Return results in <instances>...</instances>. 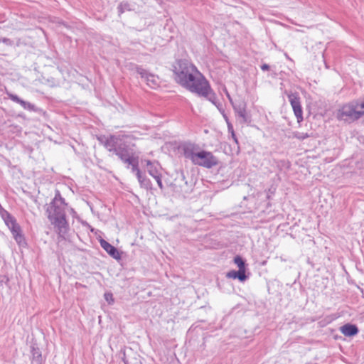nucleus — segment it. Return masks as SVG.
Here are the masks:
<instances>
[{
	"instance_id": "nucleus-30",
	"label": "nucleus",
	"mask_w": 364,
	"mask_h": 364,
	"mask_svg": "<svg viewBox=\"0 0 364 364\" xmlns=\"http://www.w3.org/2000/svg\"><path fill=\"white\" fill-rule=\"evenodd\" d=\"M123 4H120L118 6V9L119 10V12H122V9H123Z\"/></svg>"
},
{
	"instance_id": "nucleus-26",
	"label": "nucleus",
	"mask_w": 364,
	"mask_h": 364,
	"mask_svg": "<svg viewBox=\"0 0 364 364\" xmlns=\"http://www.w3.org/2000/svg\"><path fill=\"white\" fill-rule=\"evenodd\" d=\"M227 126L229 133H232V132H234L233 126L230 122H228Z\"/></svg>"
},
{
	"instance_id": "nucleus-4",
	"label": "nucleus",
	"mask_w": 364,
	"mask_h": 364,
	"mask_svg": "<svg viewBox=\"0 0 364 364\" xmlns=\"http://www.w3.org/2000/svg\"><path fill=\"white\" fill-rule=\"evenodd\" d=\"M364 115V101L355 100L341 106L336 112L340 121L352 122Z\"/></svg>"
},
{
	"instance_id": "nucleus-12",
	"label": "nucleus",
	"mask_w": 364,
	"mask_h": 364,
	"mask_svg": "<svg viewBox=\"0 0 364 364\" xmlns=\"http://www.w3.org/2000/svg\"><path fill=\"white\" fill-rule=\"evenodd\" d=\"M100 243L101 247L114 259H121V254L118 251V250L109 244L108 242L105 240L104 239H100Z\"/></svg>"
},
{
	"instance_id": "nucleus-8",
	"label": "nucleus",
	"mask_w": 364,
	"mask_h": 364,
	"mask_svg": "<svg viewBox=\"0 0 364 364\" xmlns=\"http://www.w3.org/2000/svg\"><path fill=\"white\" fill-rule=\"evenodd\" d=\"M289 101L292 107L295 117L298 122L303 121V110L301 105L300 97L296 92L287 93Z\"/></svg>"
},
{
	"instance_id": "nucleus-7",
	"label": "nucleus",
	"mask_w": 364,
	"mask_h": 364,
	"mask_svg": "<svg viewBox=\"0 0 364 364\" xmlns=\"http://www.w3.org/2000/svg\"><path fill=\"white\" fill-rule=\"evenodd\" d=\"M5 224L11 230L12 235L15 241L18 243V245L20 246L25 245L26 244L25 237L22 233L20 225L16 223V220L14 218V217L11 218V220H9L6 222H5Z\"/></svg>"
},
{
	"instance_id": "nucleus-24",
	"label": "nucleus",
	"mask_w": 364,
	"mask_h": 364,
	"mask_svg": "<svg viewBox=\"0 0 364 364\" xmlns=\"http://www.w3.org/2000/svg\"><path fill=\"white\" fill-rule=\"evenodd\" d=\"M226 277L228 278H230V279H237V271L235 270H232V271H230L227 273V275Z\"/></svg>"
},
{
	"instance_id": "nucleus-11",
	"label": "nucleus",
	"mask_w": 364,
	"mask_h": 364,
	"mask_svg": "<svg viewBox=\"0 0 364 364\" xmlns=\"http://www.w3.org/2000/svg\"><path fill=\"white\" fill-rule=\"evenodd\" d=\"M233 109L238 117L240 118L241 123H247L250 122V117L246 111V103L242 101L237 104L232 105Z\"/></svg>"
},
{
	"instance_id": "nucleus-23",
	"label": "nucleus",
	"mask_w": 364,
	"mask_h": 364,
	"mask_svg": "<svg viewBox=\"0 0 364 364\" xmlns=\"http://www.w3.org/2000/svg\"><path fill=\"white\" fill-rule=\"evenodd\" d=\"M154 178L156 180L160 189L162 190L164 188V185H163L162 180H161V174L160 173L159 175L155 176V177H154Z\"/></svg>"
},
{
	"instance_id": "nucleus-22",
	"label": "nucleus",
	"mask_w": 364,
	"mask_h": 364,
	"mask_svg": "<svg viewBox=\"0 0 364 364\" xmlns=\"http://www.w3.org/2000/svg\"><path fill=\"white\" fill-rule=\"evenodd\" d=\"M9 282V279L8 276L3 274L0 275V287H3L4 285H8Z\"/></svg>"
},
{
	"instance_id": "nucleus-3",
	"label": "nucleus",
	"mask_w": 364,
	"mask_h": 364,
	"mask_svg": "<svg viewBox=\"0 0 364 364\" xmlns=\"http://www.w3.org/2000/svg\"><path fill=\"white\" fill-rule=\"evenodd\" d=\"M189 92L196 94L199 97H203L213 103L216 99L215 95L210 87L209 82L204 75L198 70L194 75L183 86Z\"/></svg>"
},
{
	"instance_id": "nucleus-19",
	"label": "nucleus",
	"mask_w": 364,
	"mask_h": 364,
	"mask_svg": "<svg viewBox=\"0 0 364 364\" xmlns=\"http://www.w3.org/2000/svg\"><path fill=\"white\" fill-rule=\"evenodd\" d=\"M126 67L127 68L128 70H132V71H134L137 74H139V75H140V72L139 71V69H144L142 67L139 66L138 65L132 63H130L127 64L126 65Z\"/></svg>"
},
{
	"instance_id": "nucleus-33",
	"label": "nucleus",
	"mask_w": 364,
	"mask_h": 364,
	"mask_svg": "<svg viewBox=\"0 0 364 364\" xmlns=\"http://www.w3.org/2000/svg\"><path fill=\"white\" fill-rule=\"evenodd\" d=\"M285 56H286L288 59H289V56L287 55V54H285Z\"/></svg>"
},
{
	"instance_id": "nucleus-2",
	"label": "nucleus",
	"mask_w": 364,
	"mask_h": 364,
	"mask_svg": "<svg viewBox=\"0 0 364 364\" xmlns=\"http://www.w3.org/2000/svg\"><path fill=\"white\" fill-rule=\"evenodd\" d=\"M68 204L58 190L55 191V197L47 208L48 218L57 229L60 237H64L68 230V223L66 220L65 208Z\"/></svg>"
},
{
	"instance_id": "nucleus-5",
	"label": "nucleus",
	"mask_w": 364,
	"mask_h": 364,
	"mask_svg": "<svg viewBox=\"0 0 364 364\" xmlns=\"http://www.w3.org/2000/svg\"><path fill=\"white\" fill-rule=\"evenodd\" d=\"M198 68L187 60H178L173 65L174 80L183 87Z\"/></svg>"
},
{
	"instance_id": "nucleus-1",
	"label": "nucleus",
	"mask_w": 364,
	"mask_h": 364,
	"mask_svg": "<svg viewBox=\"0 0 364 364\" xmlns=\"http://www.w3.org/2000/svg\"><path fill=\"white\" fill-rule=\"evenodd\" d=\"M97 139L109 152L116 155L123 163L132 166V171L136 177L141 174L139 168L136 138L132 134L120 132L109 136H100Z\"/></svg>"
},
{
	"instance_id": "nucleus-6",
	"label": "nucleus",
	"mask_w": 364,
	"mask_h": 364,
	"mask_svg": "<svg viewBox=\"0 0 364 364\" xmlns=\"http://www.w3.org/2000/svg\"><path fill=\"white\" fill-rule=\"evenodd\" d=\"M219 161L212 152L207 151H198L193 164L205 167L206 168H211L217 166Z\"/></svg>"
},
{
	"instance_id": "nucleus-20",
	"label": "nucleus",
	"mask_w": 364,
	"mask_h": 364,
	"mask_svg": "<svg viewBox=\"0 0 364 364\" xmlns=\"http://www.w3.org/2000/svg\"><path fill=\"white\" fill-rule=\"evenodd\" d=\"M237 279L240 282H243L247 279V276L245 275V269H239L238 271H237Z\"/></svg>"
},
{
	"instance_id": "nucleus-18",
	"label": "nucleus",
	"mask_w": 364,
	"mask_h": 364,
	"mask_svg": "<svg viewBox=\"0 0 364 364\" xmlns=\"http://www.w3.org/2000/svg\"><path fill=\"white\" fill-rule=\"evenodd\" d=\"M234 262H235V264H237V266L238 267V268L240 269H245V261L243 260V259L240 255H237L236 257H235Z\"/></svg>"
},
{
	"instance_id": "nucleus-13",
	"label": "nucleus",
	"mask_w": 364,
	"mask_h": 364,
	"mask_svg": "<svg viewBox=\"0 0 364 364\" xmlns=\"http://www.w3.org/2000/svg\"><path fill=\"white\" fill-rule=\"evenodd\" d=\"M7 95L11 100L19 104L23 109H28V110H33L34 109L35 107L33 105L31 104L28 102L21 100L16 95H14V94L10 93V92H7Z\"/></svg>"
},
{
	"instance_id": "nucleus-31",
	"label": "nucleus",
	"mask_w": 364,
	"mask_h": 364,
	"mask_svg": "<svg viewBox=\"0 0 364 364\" xmlns=\"http://www.w3.org/2000/svg\"><path fill=\"white\" fill-rule=\"evenodd\" d=\"M223 117H224L226 123L228 124V122H230L228 116L226 114H223Z\"/></svg>"
},
{
	"instance_id": "nucleus-14",
	"label": "nucleus",
	"mask_w": 364,
	"mask_h": 364,
	"mask_svg": "<svg viewBox=\"0 0 364 364\" xmlns=\"http://www.w3.org/2000/svg\"><path fill=\"white\" fill-rule=\"evenodd\" d=\"M144 161L146 162L147 166L148 173L153 178L155 177V176L159 175L161 173L160 166L157 162H152L150 160H145Z\"/></svg>"
},
{
	"instance_id": "nucleus-21",
	"label": "nucleus",
	"mask_w": 364,
	"mask_h": 364,
	"mask_svg": "<svg viewBox=\"0 0 364 364\" xmlns=\"http://www.w3.org/2000/svg\"><path fill=\"white\" fill-rule=\"evenodd\" d=\"M293 136L296 139L304 140V139L309 137V135L307 133L295 132L293 134Z\"/></svg>"
},
{
	"instance_id": "nucleus-9",
	"label": "nucleus",
	"mask_w": 364,
	"mask_h": 364,
	"mask_svg": "<svg viewBox=\"0 0 364 364\" xmlns=\"http://www.w3.org/2000/svg\"><path fill=\"white\" fill-rule=\"evenodd\" d=\"M178 149L184 157L191 160L193 164L198 153L196 152L198 149V146L193 143L184 142L179 146Z\"/></svg>"
},
{
	"instance_id": "nucleus-10",
	"label": "nucleus",
	"mask_w": 364,
	"mask_h": 364,
	"mask_svg": "<svg viewBox=\"0 0 364 364\" xmlns=\"http://www.w3.org/2000/svg\"><path fill=\"white\" fill-rule=\"evenodd\" d=\"M140 76L143 78L146 85L152 89H155L159 86V78L158 76L150 73L145 69H139Z\"/></svg>"
},
{
	"instance_id": "nucleus-17",
	"label": "nucleus",
	"mask_w": 364,
	"mask_h": 364,
	"mask_svg": "<svg viewBox=\"0 0 364 364\" xmlns=\"http://www.w3.org/2000/svg\"><path fill=\"white\" fill-rule=\"evenodd\" d=\"M0 215L4 220V223L6 222L9 220H11L13 216L7 211L0 204Z\"/></svg>"
},
{
	"instance_id": "nucleus-29",
	"label": "nucleus",
	"mask_w": 364,
	"mask_h": 364,
	"mask_svg": "<svg viewBox=\"0 0 364 364\" xmlns=\"http://www.w3.org/2000/svg\"><path fill=\"white\" fill-rule=\"evenodd\" d=\"M261 69L264 71L265 70H268L269 69V65L267 64H263L262 66H261Z\"/></svg>"
},
{
	"instance_id": "nucleus-15",
	"label": "nucleus",
	"mask_w": 364,
	"mask_h": 364,
	"mask_svg": "<svg viewBox=\"0 0 364 364\" xmlns=\"http://www.w3.org/2000/svg\"><path fill=\"white\" fill-rule=\"evenodd\" d=\"M341 332L346 336H353L358 333V328L355 325L348 323L341 327Z\"/></svg>"
},
{
	"instance_id": "nucleus-32",
	"label": "nucleus",
	"mask_w": 364,
	"mask_h": 364,
	"mask_svg": "<svg viewBox=\"0 0 364 364\" xmlns=\"http://www.w3.org/2000/svg\"><path fill=\"white\" fill-rule=\"evenodd\" d=\"M227 97H228V99H229L230 103L232 104V105H234L233 102H232V98L230 97V95L228 93L227 94Z\"/></svg>"
},
{
	"instance_id": "nucleus-28",
	"label": "nucleus",
	"mask_w": 364,
	"mask_h": 364,
	"mask_svg": "<svg viewBox=\"0 0 364 364\" xmlns=\"http://www.w3.org/2000/svg\"><path fill=\"white\" fill-rule=\"evenodd\" d=\"M230 134H231V137L233 139V141L237 144L238 141H237V138L235 134V132H232V133H230Z\"/></svg>"
},
{
	"instance_id": "nucleus-27",
	"label": "nucleus",
	"mask_w": 364,
	"mask_h": 364,
	"mask_svg": "<svg viewBox=\"0 0 364 364\" xmlns=\"http://www.w3.org/2000/svg\"><path fill=\"white\" fill-rule=\"evenodd\" d=\"M105 299L109 302V299H111L112 301H113V299H112V294H105Z\"/></svg>"
},
{
	"instance_id": "nucleus-25",
	"label": "nucleus",
	"mask_w": 364,
	"mask_h": 364,
	"mask_svg": "<svg viewBox=\"0 0 364 364\" xmlns=\"http://www.w3.org/2000/svg\"><path fill=\"white\" fill-rule=\"evenodd\" d=\"M1 42L5 43L6 45H11V40L9 38H1Z\"/></svg>"
},
{
	"instance_id": "nucleus-16",
	"label": "nucleus",
	"mask_w": 364,
	"mask_h": 364,
	"mask_svg": "<svg viewBox=\"0 0 364 364\" xmlns=\"http://www.w3.org/2000/svg\"><path fill=\"white\" fill-rule=\"evenodd\" d=\"M138 181L139 182L141 186L149 189L151 188V181L149 178H147L145 176H143L142 174L139 175L137 177Z\"/></svg>"
}]
</instances>
